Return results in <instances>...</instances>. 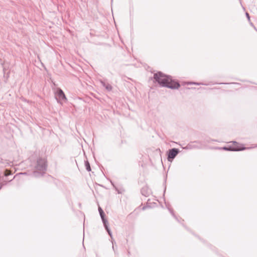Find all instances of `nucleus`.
<instances>
[{
	"label": "nucleus",
	"instance_id": "obj_5",
	"mask_svg": "<svg viewBox=\"0 0 257 257\" xmlns=\"http://www.w3.org/2000/svg\"><path fill=\"white\" fill-rule=\"evenodd\" d=\"M245 149L244 147L241 148L239 146H230L228 147H224L222 148V149L226 151H239L243 150Z\"/></svg>",
	"mask_w": 257,
	"mask_h": 257
},
{
	"label": "nucleus",
	"instance_id": "obj_3",
	"mask_svg": "<svg viewBox=\"0 0 257 257\" xmlns=\"http://www.w3.org/2000/svg\"><path fill=\"white\" fill-rule=\"evenodd\" d=\"M55 96L58 102L61 103V101H66L67 100L66 97L64 92L60 88H57L56 92H55Z\"/></svg>",
	"mask_w": 257,
	"mask_h": 257
},
{
	"label": "nucleus",
	"instance_id": "obj_13",
	"mask_svg": "<svg viewBox=\"0 0 257 257\" xmlns=\"http://www.w3.org/2000/svg\"><path fill=\"white\" fill-rule=\"evenodd\" d=\"M188 84H196V85H199V83H192V82H190V83H188Z\"/></svg>",
	"mask_w": 257,
	"mask_h": 257
},
{
	"label": "nucleus",
	"instance_id": "obj_9",
	"mask_svg": "<svg viewBox=\"0 0 257 257\" xmlns=\"http://www.w3.org/2000/svg\"><path fill=\"white\" fill-rule=\"evenodd\" d=\"M103 225H104V226L105 227V229L106 230V231L108 232V234L111 237H112V233H111V231H110V230L108 226V222H107L106 223H103Z\"/></svg>",
	"mask_w": 257,
	"mask_h": 257
},
{
	"label": "nucleus",
	"instance_id": "obj_1",
	"mask_svg": "<svg viewBox=\"0 0 257 257\" xmlns=\"http://www.w3.org/2000/svg\"><path fill=\"white\" fill-rule=\"evenodd\" d=\"M153 78L155 81L162 87L178 89L180 86L179 82L175 81L171 76L166 75L161 71L155 73Z\"/></svg>",
	"mask_w": 257,
	"mask_h": 257
},
{
	"label": "nucleus",
	"instance_id": "obj_6",
	"mask_svg": "<svg viewBox=\"0 0 257 257\" xmlns=\"http://www.w3.org/2000/svg\"><path fill=\"white\" fill-rule=\"evenodd\" d=\"M98 211H99V214H100V216L101 217V218L102 219V221L103 222V223H107L108 221L105 218V213L104 212H103V210L102 209V208L100 207H98Z\"/></svg>",
	"mask_w": 257,
	"mask_h": 257
},
{
	"label": "nucleus",
	"instance_id": "obj_14",
	"mask_svg": "<svg viewBox=\"0 0 257 257\" xmlns=\"http://www.w3.org/2000/svg\"><path fill=\"white\" fill-rule=\"evenodd\" d=\"M233 143L234 144H237L236 142H233Z\"/></svg>",
	"mask_w": 257,
	"mask_h": 257
},
{
	"label": "nucleus",
	"instance_id": "obj_7",
	"mask_svg": "<svg viewBox=\"0 0 257 257\" xmlns=\"http://www.w3.org/2000/svg\"><path fill=\"white\" fill-rule=\"evenodd\" d=\"M141 194L145 196H148L149 194L148 189L147 187H143L141 189Z\"/></svg>",
	"mask_w": 257,
	"mask_h": 257
},
{
	"label": "nucleus",
	"instance_id": "obj_2",
	"mask_svg": "<svg viewBox=\"0 0 257 257\" xmlns=\"http://www.w3.org/2000/svg\"><path fill=\"white\" fill-rule=\"evenodd\" d=\"M35 168L37 171L34 172V176H38L39 175H42L41 173H44L47 169V164L45 159L41 158H39Z\"/></svg>",
	"mask_w": 257,
	"mask_h": 257
},
{
	"label": "nucleus",
	"instance_id": "obj_4",
	"mask_svg": "<svg viewBox=\"0 0 257 257\" xmlns=\"http://www.w3.org/2000/svg\"><path fill=\"white\" fill-rule=\"evenodd\" d=\"M179 153V150L176 148H173L169 150L168 152L167 159L168 161L172 162L176 156Z\"/></svg>",
	"mask_w": 257,
	"mask_h": 257
},
{
	"label": "nucleus",
	"instance_id": "obj_10",
	"mask_svg": "<svg viewBox=\"0 0 257 257\" xmlns=\"http://www.w3.org/2000/svg\"><path fill=\"white\" fill-rule=\"evenodd\" d=\"M85 166L86 169L87 171H88V172L91 171V167H90L89 162L87 160L85 161Z\"/></svg>",
	"mask_w": 257,
	"mask_h": 257
},
{
	"label": "nucleus",
	"instance_id": "obj_11",
	"mask_svg": "<svg viewBox=\"0 0 257 257\" xmlns=\"http://www.w3.org/2000/svg\"><path fill=\"white\" fill-rule=\"evenodd\" d=\"M11 174V173L8 170H6L5 172V175L8 176Z\"/></svg>",
	"mask_w": 257,
	"mask_h": 257
},
{
	"label": "nucleus",
	"instance_id": "obj_12",
	"mask_svg": "<svg viewBox=\"0 0 257 257\" xmlns=\"http://www.w3.org/2000/svg\"><path fill=\"white\" fill-rule=\"evenodd\" d=\"M245 15H246V17L247 18L248 20H249L250 17H249V14L248 13H246Z\"/></svg>",
	"mask_w": 257,
	"mask_h": 257
},
{
	"label": "nucleus",
	"instance_id": "obj_8",
	"mask_svg": "<svg viewBox=\"0 0 257 257\" xmlns=\"http://www.w3.org/2000/svg\"><path fill=\"white\" fill-rule=\"evenodd\" d=\"M101 83L103 87L105 88L108 91H111L112 89V86L109 83H106L104 82L101 81Z\"/></svg>",
	"mask_w": 257,
	"mask_h": 257
}]
</instances>
